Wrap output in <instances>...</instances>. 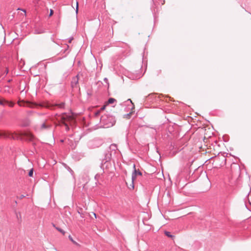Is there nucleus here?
Masks as SVG:
<instances>
[{
  "label": "nucleus",
  "instance_id": "obj_6",
  "mask_svg": "<svg viewBox=\"0 0 251 251\" xmlns=\"http://www.w3.org/2000/svg\"><path fill=\"white\" fill-rule=\"evenodd\" d=\"M18 136L19 135H16V137L18 138ZM0 137L15 139L16 136L10 132L2 131L0 130Z\"/></svg>",
  "mask_w": 251,
  "mask_h": 251
},
{
  "label": "nucleus",
  "instance_id": "obj_31",
  "mask_svg": "<svg viewBox=\"0 0 251 251\" xmlns=\"http://www.w3.org/2000/svg\"><path fill=\"white\" fill-rule=\"evenodd\" d=\"M25 197V196L24 195H21L20 197H19V199H23Z\"/></svg>",
  "mask_w": 251,
  "mask_h": 251
},
{
  "label": "nucleus",
  "instance_id": "obj_26",
  "mask_svg": "<svg viewBox=\"0 0 251 251\" xmlns=\"http://www.w3.org/2000/svg\"><path fill=\"white\" fill-rule=\"evenodd\" d=\"M53 12H54L53 10H52V9H50V14H49V17L53 15Z\"/></svg>",
  "mask_w": 251,
  "mask_h": 251
},
{
  "label": "nucleus",
  "instance_id": "obj_41",
  "mask_svg": "<svg viewBox=\"0 0 251 251\" xmlns=\"http://www.w3.org/2000/svg\"><path fill=\"white\" fill-rule=\"evenodd\" d=\"M23 11L25 13V10H23Z\"/></svg>",
  "mask_w": 251,
  "mask_h": 251
},
{
  "label": "nucleus",
  "instance_id": "obj_22",
  "mask_svg": "<svg viewBox=\"0 0 251 251\" xmlns=\"http://www.w3.org/2000/svg\"><path fill=\"white\" fill-rule=\"evenodd\" d=\"M33 171H34V170L33 169H31L29 170V172H28V176H30V177H33Z\"/></svg>",
  "mask_w": 251,
  "mask_h": 251
},
{
  "label": "nucleus",
  "instance_id": "obj_28",
  "mask_svg": "<svg viewBox=\"0 0 251 251\" xmlns=\"http://www.w3.org/2000/svg\"><path fill=\"white\" fill-rule=\"evenodd\" d=\"M66 48L65 49L64 52H65L69 49V46L68 45H66Z\"/></svg>",
  "mask_w": 251,
  "mask_h": 251
},
{
  "label": "nucleus",
  "instance_id": "obj_42",
  "mask_svg": "<svg viewBox=\"0 0 251 251\" xmlns=\"http://www.w3.org/2000/svg\"><path fill=\"white\" fill-rule=\"evenodd\" d=\"M94 215H95V217H96V214H95V213H94Z\"/></svg>",
  "mask_w": 251,
  "mask_h": 251
},
{
  "label": "nucleus",
  "instance_id": "obj_45",
  "mask_svg": "<svg viewBox=\"0 0 251 251\" xmlns=\"http://www.w3.org/2000/svg\"><path fill=\"white\" fill-rule=\"evenodd\" d=\"M61 141L62 142H64V141H63V140H61Z\"/></svg>",
  "mask_w": 251,
  "mask_h": 251
},
{
  "label": "nucleus",
  "instance_id": "obj_29",
  "mask_svg": "<svg viewBox=\"0 0 251 251\" xmlns=\"http://www.w3.org/2000/svg\"><path fill=\"white\" fill-rule=\"evenodd\" d=\"M5 104V102L4 101L2 100H0V105H4Z\"/></svg>",
  "mask_w": 251,
  "mask_h": 251
},
{
  "label": "nucleus",
  "instance_id": "obj_16",
  "mask_svg": "<svg viewBox=\"0 0 251 251\" xmlns=\"http://www.w3.org/2000/svg\"><path fill=\"white\" fill-rule=\"evenodd\" d=\"M134 112L133 110H131V111L129 113L124 115V117L126 119H130L131 117V115Z\"/></svg>",
  "mask_w": 251,
  "mask_h": 251
},
{
  "label": "nucleus",
  "instance_id": "obj_14",
  "mask_svg": "<svg viewBox=\"0 0 251 251\" xmlns=\"http://www.w3.org/2000/svg\"><path fill=\"white\" fill-rule=\"evenodd\" d=\"M52 224V226H53L59 232H60V233H61L63 235H65V231H64L62 229H61V228H60L59 227H58V226H56V225L55 224H54L53 223Z\"/></svg>",
  "mask_w": 251,
  "mask_h": 251
},
{
  "label": "nucleus",
  "instance_id": "obj_4",
  "mask_svg": "<svg viewBox=\"0 0 251 251\" xmlns=\"http://www.w3.org/2000/svg\"><path fill=\"white\" fill-rule=\"evenodd\" d=\"M103 144V141L100 139H95L89 142L88 145L90 148H96L100 147Z\"/></svg>",
  "mask_w": 251,
  "mask_h": 251
},
{
  "label": "nucleus",
  "instance_id": "obj_10",
  "mask_svg": "<svg viewBox=\"0 0 251 251\" xmlns=\"http://www.w3.org/2000/svg\"><path fill=\"white\" fill-rule=\"evenodd\" d=\"M56 107L61 109L64 108L65 107V102H61L60 103H56L54 105H52L50 108L54 109Z\"/></svg>",
  "mask_w": 251,
  "mask_h": 251
},
{
  "label": "nucleus",
  "instance_id": "obj_12",
  "mask_svg": "<svg viewBox=\"0 0 251 251\" xmlns=\"http://www.w3.org/2000/svg\"><path fill=\"white\" fill-rule=\"evenodd\" d=\"M92 114L93 115L94 119H97V118L99 119L100 115V111L99 110H96L94 111L92 113Z\"/></svg>",
  "mask_w": 251,
  "mask_h": 251
},
{
  "label": "nucleus",
  "instance_id": "obj_25",
  "mask_svg": "<svg viewBox=\"0 0 251 251\" xmlns=\"http://www.w3.org/2000/svg\"><path fill=\"white\" fill-rule=\"evenodd\" d=\"M73 40H74V37H70L69 38V40H68V43H71Z\"/></svg>",
  "mask_w": 251,
  "mask_h": 251
},
{
  "label": "nucleus",
  "instance_id": "obj_1",
  "mask_svg": "<svg viewBox=\"0 0 251 251\" xmlns=\"http://www.w3.org/2000/svg\"><path fill=\"white\" fill-rule=\"evenodd\" d=\"M100 126L103 128H108L113 126L116 122L115 117L108 114L102 115L100 119Z\"/></svg>",
  "mask_w": 251,
  "mask_h": 251
},
{
  "label": "nucleus",
  "instance_id": "obj_2",
  "mask_svg": "<svg viewBox=\"0 0 251 251\" xmlns=\"http://www.w3.org/2000/svg\"><path fill=\"white\" fill-rule=\"evenodd\" d=\"M117 149V146L115 144H111L108 148V149L105 151L103 154L104 160H105V162L103 163H105L108 161H111L112 158V152H114L115 153ZM103 163L102 164V165H103ZM101 167L102 168L103 167V166Z\"/></svg>",
  "mask_w": 251,
  "mask_h": 251
},
{
  "label": "nucleus",
  "instance_id": "obj_33",
  "mask_svg": "<svg viewBox=\"0 0 251 251\" xmlns=\"http://www.w3.org/2000/svg\"><path fill=\"white\" fill-rule=\"evenodd\" d=\"M153 2V4L154 5V6H155V2H156V0H152Z\"/></svg>",
  "mask_w": 251,
  "mask_h": 251
},
{
  "label": "nucleus",
  "instance_id": "obj_19",
  "mask_svg": "<svg viewBox=\"0 0 251 251\" xmlns=\"http://www.w3.org/2000/svg\"><path fill=\"white\" fill-rule=\"evenodd\" d=\"M69 239L75 245L77 246H80V245L77 243L76 242H75L74 239H73L71 235L69 236Z\"/></svg>",
  "mask_w": 251,
  "mask_h": 251
},
{
  "label": "nucleus",
  "instance_id": "obj_17",
  "mask_svg": "<svg viewBox=\"0 0 251 251\" xmlns=\"http://www.w3.org/2000/svg\"><path fill=\"white\" fill-rule=\"evenodd\" d=\"M155 7H151V8L152 11V14L153 15L154 23H155L156 19V11L155 10Z\"/></svg>",
  "mask_w": 251,
  "mask_h": 251
},
{
  "label": "nucleus",
  "instance_id": "obj_7",
  "mask_svg": "<svg viewBox=\"0 0 251 251\" xmlns=\"http://www.w3.org/2000/svg\"><path fill=\"white\" fill-rule=\"evenodd\" d=\"M133 169L134 170L132 173L131 180L134 181L136 179L137 176H142V173L139 169L137 170L136 169V166L135 164H133Z\"/></svg>",
  "mask_w": 251,
  "mask_h": 251
},
{
  "label": "nucleus",
  "instance_id": "obj_36",
  "mask_svg": "<svg viewBox=\"0 0 251 251\" xmlns=\"http://www.w3.org/2000/svg\"><path fill=\"white\" fill-rule=\"evenodd\" d=\"M98 176V175H96L95 176V179L97 178V176Z\"/></svg>",
  "mask_w": 251,
  "mask_h": 251
},
{
  "label": "nucleus",
  "instance_id": "obj_13",
  "mask_svg": "<svg viewBox=\"0 0 251 251\" xmlns=\"http://www.w3.org/2000/svg\"><path fill=\"white\" fill-rule=\"evenodd\" d=\"M26 137L27 140L30 142L33 141V140L35 138L34 136L30 133H27L26 135Z\"/></svg>",
  "mask_w": 251,
  "mask_h": 251
},
{
  "label": "nucleus",
  "instance_id": "obj_24",
  "mask_svg": "<svg viewBox=\"0 0 251 251\" xmlns=\"http://www.w3.org/2000/svg\"><path fill=\"white\" fill-rule=\"evenodd\" d=\"M127 101H130V102L132 104V107L131 108V110H133L134 109L135 107H134V105L133 103L132 102V100L130 99H128Z\"/></svg>",
  "mask_w": 251,
  "mask_h": 251
},
{
  "label": "nucleus",
  "instance_id": "obj_15",
  "mask_svg": "<svg viewBox=\"0 0 251 251\" xmlns=\"http://www.w3.org/2000/svg\"><path fill=\"white\" fill-rule=\"evenodd\" d=\"M116 101V100L113 98H110L108 99L107 101L106 102V105H108L109 104H112Z\"/></svg>",
  "mask_w": 251,
  "mask_h": 251
},
{
  "label": "nucleus",
  "instance_id": "obj_5",
  "mask_svg": "<svg viewBox=\"0 0 251 251\" xmlns=\"http://www.w3.org/2000/svg\"><path fill=\"white\" fill-rule=\"evenodd\" d=\"M56 116H58V117H60V119H58V120L62 124L66 126V129L67 130H68L69 129V126L66 124V122L67 120V114L66 113H63L61 115H58V114H56Z\"/></svg>",
  "mask_w": 251,
  "mask_h": 251
},
{
  "label": "nucleus",
  "instance_id": "obj_21",
  "mask_svg": "<svg viewBox=\"0 0 251 251\" xmlns=\"http://www.w3.org/2000/svg\"><path fill=\"white\" fill-rule=\"evenodd\" d=\"M134 181L132 180L131 183L130 184L129 186H128V189L130 190H133L134 188Z\"/></svg>",
  "mask_w": 251,
  "mask_h": 251
},
{
  "label": "nucleus",
  "instance_id": "obj_44",
  "mask_svg": "<svg viewBox=\"0 0 251 251\" xmlns=\"http://www.w3.org/2000/svg\"><path fill=\"white\" fill-rule=\"evenodd\" d=\"M160 109H161V112H162V111H163L162 109V108H160Z\"/></svg>",
  "mask_w": 251,
  "mask_h": 251
},
{
  "label": "nucleus",
  "instance_id": "obj_20",
  "mask_svg": "<svg viewBox=\"0 0 251 251\" xmlns=\"http://www.w3.org/2000/svg\"><path fill=\"white\" fill-rule=\"evenodd\" d=\"M165 234L168 237H170L173 238L175 236L171 234V233L169 231H165Z\"/></svg>",
  "mask_w": 251,
  "mask_h": 251
},
{
  "label": "nucleus",
  "instance_id": "obj_39",
  "mask_svg": "<svg viewBox=\"0 0 251 251\" xmlns=\"http://www.w3.org/2000/svg\"><path fill=\"white\" fill-rule=\"evenodd\" d=\"M161 176L164 177V175H163V173H162V174H161Z\"/></svg>",
  "mask_w": 251,
  "mask_h": 251
},
{
  "label": "nucleus",
  "instance_id": "obj_11",
  "mask_svg": "<svg viewBox=\"0 0 251 251\" xmlns=\"http://www.w3.org/2000/svg\"><path fill=\"white\" fill-rule=\"evenodd\" d=\"M30 121L28 119L26 118L23 120L21 123V126L23 127H27L30 125Z\"/></svg>",
  "mask_w": 251,
  "mask_h": 251
},
{
  "label": "nucleus",
  "instance_id": "obj_8",
  "mask_svg": "<svg viewBox=\"0 0 251 251\" xmlns=\"http://www.w3.org/2000/svg\"><path fill=\"white\" fill-rule=\"evenodd\" d=\"M79 75L78 74L75 76L73 78L72 81L71 82V86L72 88H75L77 87V86L78 84V77Z\"/></svg>",
  "mask_w": 251,
  "mask_h": 251
},
{
  "label": "nucleus",
  "instance_id": "obj_9",
  "mask_svg": "<svg viewBox=\"0 0 251 251\" xmlns=\"http://www.w3.org/2000/svg\"><path fill=\"white\" fill-rule=\"evenodd\" d=\"M101 161V164H100V168L101 169H102L103 170H104V169H107L109 168V165H110L111 163H110V161H108V162H107L106 163H103V165H102L103 166V167L102 168V164H103V163H104L105 162V160H104V157L103 158H102L101 159H100Z\"/></svg>",
  "mask_w": 251,
  "mask_h": 251
},
{
  "label": "nucleus",
  "instance_id": "obj_34",
  "mask_svg": "<svg viewBox=\"0 0 251 251\" xmlns=\"http://www.w3.org/2000/svg\"><path fill=\"white\" fill-rule=\"evenodd\" d=\"M32 145H33L34 147H35V145H36V143H35V142H32Z\"/></svg>",
  "mask_w": 251,
  "mask_h": 251
},
{
  "label": "nucleus",
  "instance_id": "obj_18",
  "mask_svg": "<svg viewBox=\"0 0 251 251\" xmlns=\"http://www.w3.org/2000/svg\"><path fill=\"white\" fill-rule=\"evenodd\" d=\"M50 127V125H49L46 124V123H43L41 125V128L42 129H48Z\"/></svg>",
  "mask_w": 251,
  "mask_h": 251
},
{
  "label": "nucleus",
  "instance_id": "obj_37",
  "mask_svg": "<svg viewBox=\"0 0 251 251\" xmlns=\"http://www.w3.org/2000/svg\"><path fill=\"white\" fill-rule=\"evenodd\" d=\"M164 3H165V0H163V2L162 3V5L164 4Z\"/></svg>",
  "mask_w": 251,
  "mask_h": 251
},
{
  "label": "nucleus",
  "instance_id": "obj_43",
  "mask_svg": "<svg viewBox=\"0 0 251 251\" xmlns=\"http://www.w3.org/2000/svg\"><path fill=\"white\" fill-rule=\"evenodd\" d=\"M249 203L251 205V202H250V201H249Z\"/></svg>",
  "mask_w": 251,
  "mask_h": 251
},
{
  "label": "nucleus",
  "instance_id": "obj_3",
  "mask_svg": "<svg viewBox=\"0 0 251 251\" xmlns=\"http://www.w3.org/2000/svg\"><path fill=\"white\" fill-rule=\"evenodd\" d=\"M146 104L152 108L157 107V101L156 99V93H152L146 97L145 99Z\"/></svg>",
  "mask_w": 251,
  "mask_h": 251
},
{
  "label": "nucleus",
  "instance_id": "obj_32",
  "mask_svg": "<svg viewBox=\"0 0 251 251\" xmlns=\"http://www.w3.org/2000/svg\"><path fill=\"white\" fill-rule=\"evenodd\" d=\"M159 96H160V95H159V94H158V96H157V98H158V101L159 100H158V99H159ZM159 104V102L158 101V104ZM159 106H160V105H158V107Z\"/></svg>",
  "mask_w": 251,
  "mask_h": 251
},
{
  "label": "nucleus",
  "instance_id": "obj_38",
  "mask_svg": "<svg viewBox=\"0 0 251 251\" xmlns=\"http://www.w3.org/2000/svg\"><path fill=\"white\" fill-rule=\"evenodd\" d=\"M11 81H12V80H11V79H9V80L8 81V82H10Z\"/></svg>",
  "mask_w": 251,
  "mask_h": 251
},
{
  "label": "nucleus",
  "instance_id": "obj_27",
  "mask_svg": "<svg viewBox=\"0 0 251 251\" xmlns=\"http://www.w3.org/2000/svg\"><path fill=\"white\" fill-rule=\"evenodd\" d=\"M104 80V81L105 83H106L108 84V85L109 86V83H108V79H107V78H106V77H105V78H104V80Z\"/></svg>",
  "mask_w": 251,
  "mask_h": 251
},
{
  "label": "nucleus",
  "instance_id": "obj_30",
  "mask_svg": "<svg viewBox=\"0 0 251 251\" xmlns=\"http://www.w3.org/2000/svg\"><path fill=\"white\" fill-rule=\"evenodd\" d=\"M78 2H77L76 3V13H77L78 12Z\"/></svg>",
  "mask_w": 251,
  "mask_h": 251
},
{
  "label": "nucleus",
  "instance_id": "obj_35",
  "mask_svg": "<svg viewBox=\"0 0 251 251\" xmlns=\"http://www.w3.org/2000/svg\"><path fill=\"white\" fill-rule=\"evenodd\" d=\"M6 74H8V70L7 68L6 69Z\"/></svg>",
  "mask_w": 251,
  "mask_h": 251
},
{
  "label": "nucleus",
  "instance_id": "obj_40",
  "mask_svg": "<svg viewBox=\"0 0 251 251\" xmlns=\"http://www.w3.org/2000/svg\"><path fill=\"white\" fill-rule=\"evenodd\" d=\"M155 148H156V150H157V146H156V145H155Z\"/></svg>",
  "mask_w": 251,
  "mask_h": 251
},
{
  "label": "nucleus",
  "instance_id": "obj_23",
  "mask_svg": "<svg viewBox=\"0 0 251 251\" xmlns=\"http://www.w3.org/2000/svg\"><path fill=\"white\" fill-rule=\"evenodd\" d=\"M107 105H106V104L105 103L104 105H103L101 108H100V109H98L100 112L101 113V111H103V110H105V108H106V106H107Z\"/></svg>",
  "mask_w": 251,
  "mask_h": 251
}]
</instances>
